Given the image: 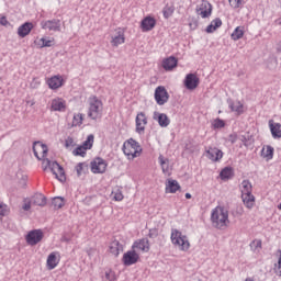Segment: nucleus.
<instances>
[{
    "instance_id": "obj_19",
    "label": "nucleus",
    "mask_w": 281,
    "mask_h": 281,
    "mask_svg": "<svg viewBox=\"0 0 281 281\" xmlns=\"http://www.w3.org/2000/svg\"><path fill=\"white\" fill-rule=\"evenodd\" d=\"M226 103H228V109L235 112L236 114L240 115L244 113V105L239 101H233V99H227Z\"/></svg>"
},
{
    "instance_id": "obj_29",
    "label": "nucleus",
    "mask_w": 281,
    "mask_h": 281,
    "mask_svg": "<svg viewBox=\"0 0 281 281\" xmlns=\"http://www.w3.org/2000/svg\"><path fill=\"white\" fill-rule=\"evenodd\" d=\"M124 42H125L124 32L119 31V34L112 37L111 44H112L114 47H117V46L124 44Z\"/></svg>"
},
{
    "instance_id": "obj_64",
    "label": "nucleus",
    "mask_w": 281,
    "mask_h": 281,
    "mask_svg": "<svg viewBox=\"0 0 281 281\" xmlns=\"http://www.w3.org/2000/svg\"><path fill=\"white\" fill-rule=\"evenodd\" d=\"M245 281H254L252 279H250V278H247V279H245Z\"/></svg>"
},
{
    "instance_id": "obj_23",
    "label": "nucleus",
    "mask_w": 281,
    "mask_h": 281,
    "mask_svg": "<svg viewBox=\"0 0 281 281\" xmlns=\"http://www.w3.org/2000/svg\"><path fill=\"white\" fill-rule=\"evenodd\" d=\"M260 156L266 159V161H270L271 159H273L274 156V148L271 146H265L262 147L261 151H260Z\"/></svg>"
},
{
    "instance_id": "obj_5",
    "label": "nucleus",
    "mask_w": 281,
    "mask_h": 281,
    "mask_svg": "<svg viewBox=\"0 0 281 281\" xmlns=\"http://www.w3.org/2000/svg\"><path fill=\"white\" fill-rule=\"evenodd\" d=\"M213 5L209 0H202V3H200V7L195 9V12H198V15H201L202 19H209L212 15Z\"/></svg>"
},
{
    "instance_id": "obj_28",
    "label": "nucleus",
    "mask_w": 281,
    "mask_h": 281,
    "mask_svg": "<svg viewBox=\"0 0 281 281\" xmlns=\"http://www.w3.org/2000/svg\"><path fill=\"white\" fill-rule=\"evenodd\" d=\"M240 192L241 195H246V194H252V186L250 183V181L248 180H243L240 183Z\"/></svg>"
},
{
    "instance_id": "obj_4",
    "label": "nucleus",
    "mask_w": 281,
    "mask_h": 281,
    "mask_svg": "<svg viewBox=\"0 0 281 281\" xmlns=\"http://www.w3.org/2000/svg\"><path fill=\"white\" fill-rule=\"evenodd\" d=\"M170 95L168 93V90H166L165 86H158L154 92V99L156 100V103L158 105H165Z\"/></svg>"
},
{
    "instance_id": "obj_3",
    "label": "nucleus",
    "mask_w": 281,
    "mask_h": 281,
    "mask_svg": "<svg viewBox=\"0 0 281 281\" xmlns=\"http://www.w3.org/2000/svg\"><path fill=\"white\" fill-rule=\"evenodd\" d=\"M171 244L182 251H188L190 248L188 237L178 229H171Z\"/></svg>"
},
{
    "instance_id": "obj_6",
    "label": "nucleus",
    "mask_w": 281,
    "mask_h": 281,
    "mask_svg": "<svg viewBox=\"0 0 281 281\" xmlns=\"http://www.w3.org/2000/svg\"><path fill=\"white\" fill-rule=\"evenodd\" d=\"M42 29L49 32H60L61 21L59 19H52L41 22Z\"/></svg>"
},
{
    "instance_id": "obj_58",
    "label": "nucleus",
    "mask_w": 281,
    "mask_h": 281,
    "mask_svg": "<svg viewBox=\"0 0 281 281\" xmlns=\"http://www.w3.org/2000/svg\"><path fill=\"white\" fill-rule=\"evenodd\" d=\"M23 210H24V211H30V210H31V203H30V202L25 203V204L23 205Z\"/></svg>"
},
{
    "instance_id": "obj_16",
    "label": "nucleus",
    "mask_w": 281,
    "mask_h": 281,
    "mask_svg": "<svg viewBox=\"0 0 281 281\" xmlns=\"http://www.w3.org/2000/svg\"><path fill=\"white\" fill-rule=\"evenodd\" d=\"M34 29V24L32 22H24L18 29V34L21 38L26 37L31 31Z\"/></svg>"
},
{
    "instance_id": "obj_63",
    "label": "nucleus",
    "mask_w": 281,
    "mask_h": 281,
    "mask_svg": "<svg viewBox=\"0 0 281 281\" xmlns=\"http://www.w3.org/2000/svg\"><path fill=\"white\" fill-rule=\"evenodd\" d=\"M184 198H187L188 200L192 199V195L190 193L184 194Z\"/></svg>"
},
{
    "instance_id": "obj_34",
    "label": "nucleus",
    "mask_w": 281,
    "mask_h": 281,
    "mask_svg": "<svg viewBox=\"0 0 281 281\" xmlns=\"http://www.w3.org/2000/svg\"><path fill=\"white\" fill-rule=\"evenodd\" d=\"M244 34V26H236L235 31H233V34H231V38L233 41H239L240 38H243Z\"/></svg>"
},
{
    "instance_id": "obj_27",
    "label": "nucleus",
    "mask_w": 281,
    "mask_h": 281,
    "mask_svg": "<svg viewBox=\"0 0 281 281\" xmlns=\"http://www.w3.org/2000/svg\"><path fill=\"white\" fill-rule=\"evenodd\" d=\"M243 203L247 209H252L255 204V196L252 193L241 195Z\"/></svg>"
},
{
    "instance_id": "obj_20",
    "label": "nucleus",
    "mask_w": 281,
    "mask_h": 281,
    "mask_svg": "<svg viewBox=\"0 0 281 281\" xmlns=\"http://www.w3.org/2000/svg\"><path fill=\"white\" fill-rule=\"evenodd\" d=\"M178 66V59L176 57H167L162 59V69L166 71H172Z\"/></svg>"
},
{
    "instance_id": "obj_18",
    "label": "nucleus",
    "mask_w": 281,
    "mask_h": 281,
    "mask_svg": "<svg viewBox=\"0 0 281 281\" xmlns=\"http://www.w3.org/2000/svg\"><path fill=\"white\" fill-rule=\"evenodd\" d=\"M224 156V153L218 148H209L206 150V158L211 159V161H220Z\"/></svg>"
},
{
    "instance_id": "obj_53",
    "label": "nucleus",
    "mask_w": 281,
    "mask_h": 281,
    "mask_svg": "<svg viewBox=\"0 0 281 281\" xmlns=\"http://www.w3.org/2000/svg\"><path fill=\"white\" fill-rule=\"evenodd\" d=\"M215 31H216V29L214 27V25H213L212 22H211V24H209V25L206 26V33L212 34V33H214Z\"/></svg>"
},
{
    "instance_id": "obj_55",
    "label": "nucleus",
    "mask_w": 281,
    "mask_h": 281,
    "mask_svg": "<svg viewBox=\"0 0 281 281\" xmlns=\"http://www.w3.org/2000/svg\"><path fill=\"white\" fill-rule=\"evenodd\" d=\"M0 24L2 26H7L9 24V21H8L7 16H4V15L0 16Z\"/></svg>"
},
{
    "instance_id": "obj_7",
    "label": "nucleus",
    "mask_w": 281,
    "mask_h": 281,
    "mask_svg": "<svg viewBox=\"0 0 281 281\" xmlns=\"http://www.w3.org/2000/svg\"><path fill=\"white\" fill-rule=\"evenodd\" d=\"M108 164L104 159L98 157L91 162V171L95 175H103L106 171Z\"/></svg>"
},
{
    "instance_id": "obj_25",
    "label": "nucleus",
    "mask_w": 281,
    "mask_h": 281,
    "mask_svg": "<svg viewBox=\"0 0 281 281\" xmlns=\"http://www.w3.org/2000/svg\"><path fill=\"white\" fill-rule=\"evenodd\" d=\"M133 249H139V250H143L145 252H148L149 249H150L149 240L147 238H143V239L136 241L133 245Z\"/></svg>"
},
{
    "instance_id": "obj_50",
    "label": "nucleus",
    "mask_w": 281,
    "mask_h": 281,
    "mask_svg": "<svg viewBox=\"0 0 281 281\" xmlns=\"http://www.w3.org/2000/svg\"><path fill=\"white\" fill-rule=\"evenodd\" d=\"M149 238H151V239H155V238H157V236H158V231L157 229H149Z\"/></svg>"
},
{
    "instance_id": "obj_59",
    "label": "nucleus",
    "mask_w": 281,
    "mask_h": 281,
    "mask_svg": "<svg viewBox=\"0 0 281 281\" xmlns=\"http://www.w3.org/2000/svg\"><path fill=\"white\" fill-rule=\"evenodd\" d=\"M189 26L191 27V29H196V26H198V23L196 22H191V23H189Z\"/></svg>"
},
{
    "instance_id": "obj_39",
    "label": "nucleus",
    "mask_w": 281,
    "mask_h": 281,
    "mask_svg": "<svg viewBox=\"0 0 281 281\" xmlns=\"http://www.w3.org/2000/svg\"><path fill=\"white\" fill-rule=\"evenodd\" d=\"M83 122V114H75L74 120H72V127H77L82 125Z\"/></svg>"
},
{
    "instance_id": "obj_40",
    "label": "nucleus",
    "mask_w": 281,
    "mask_h": 281,
    "mask_svg": "<svg viewBox=\"0 0 281 281\" xmlns=\"http://www.w3.org/2000/svg\"><path fill=\"white\" fill-rule=\"evenodd\" d=\"M93 143H94V136L93 135H89L87 140L83 143V148L86 150H90L93 146Z\"/></svg>"
},
{
    "instance_id": "obj_54",
    "label": "nucleus",
    "mask_w": 281,
    "mask_h": 281,
    "mask_svg": "<svg viewBox=\"0 0 281 281\" xmlns=\"http://www.w3.org/2000/svg\"><path fill=\"white\" fill-rule=\"evenodd\" d=\"M228 142H231V144H235L237 142V135L236 134H231L228 136Z\"/></svg>"
},
{
    "instance_id": "obj_33",
    "label": "nucleus",
    "mask_w": 281,
    "mask_h": 281,
    "mask_svg": "<svg viewBox=\"0 0 281 281\" xmlns=\"http://www.w3.org/2000/svg\"><path fill=\"white\" fill-rule=\"evenodd\" d=\"M110 251L113 254L115 257L120 255L121 251H123V245L120 244V241L114 240L111 246H110Z\"/></svg>"
},
{
    "instance_id": "obj_36",
    "label": "nucleus",
    "mask_w": 281,
    "mask_h": 281,
    "mask_svg": "<svg viewBox=\"0 0 281 281\" xmlns=\"http://www.w3.org/2000/svg\"><path fill=\"white\" fill-rule=\"evenodd\" d=\"M123 153L128 157V159H135L137 156V150L134 151L131 147H128L126 144L123 145Z\"/></svg>"
},
{
    "instance_id": "obj_10",
    "label": "nucleus",
    "mask_w": 281,
    "mask_h": 281,
    "mask_svg": "<svg viewBox=\"0 0 281 281\" xmlns=\"http://www.w3.org/2000/svg\"><path fill=\"white\" fill-rule=\"evenodd\" d=\"M33 151H34V156L38 160H42V158L46 157V155L48 153V148L46 145L42 144L41 142H35L33 144Z\"/></svg>"
},
{
    "instance_id": "obj_2",
    "label": "nucleus",
    "mask_w": 281,
    "mask_h": 281,
    "mask_svg": "<svg viewBox=\"0 0 281 281\" xmlns=\"http://www.w3.org/2000/svg\"><path fill=\"white\" fill-rule=\"evenodd\" d=\"M89 110H88V117L93 121H97L102 116L103 112V103L101 99H98L95 94H91L88 99Z\"/></svg>"
},
{
    "instance_id": "obj_30",
    "label": "nucleus",
    "mask_w": 281,
    "mask_h": 281,
    "mask_svg": "<svg viewBox=\"0 0 281 281\" xmlns=\"http://www.w3.org/2000/svg\"><path fill=\"white\" fill-rule=\"evenodd\" d=\"M176 11V8L172 3H167V5H165V8H162V16H165V19H170L173 13Z\"/></svg>"
},
{
    "instance_id": "obj_41",
    "label": "nucleus",
    "mask_w": 281,
    "mask_h": 281,
    "mask_svg": "<svg viewBox=\"0 0 281 281\" xmlns=\"http://www.w3.org/2000/svg\"><path fill=\"white\" fill-rule=\"evenodd\" d=\"M74 156H81L85 157L87 155V150L86 148L81 145L79 147H77L74 151H72Z\"/></svg>"
},
{
    "instance_id": "obj_38",
    "label": "nucleus",
    "mask_w": 281,
    "mask_h": 281,
    "mask_svg": "<svg viewBox=\"0 0 281 281\" xmlns=\"http://www.w3.org/2000/svg\"><path fill=\"white\" fill-rule=\"evenodd\" d=\"M52 204L56 210H59L65 205V199L61 196H56L53 199Z\"/></svg>"
},
{
    "instance_id": "obj_61",
    "label": "nucleus",
    "mask_w": 281,
    "mask_h": 281,
    "mask_svg": "<svg viewBox=\"0 0 281 281\" xmlns=\"http://www.w3.org/2000/svg\"><path fill=\"white\" fill-rule=\"evenodd\" d=\"M26 103L30 105V106H33L35 104V101H26Z\"/></svg>"
},
{
    "instance_id": "obj_8",
    "label": "nucleus",
    "mask_w": 281,
    "mask_h": 281,
    "mask_svg": "<svg viewBox=\"0 0 281 281\" xmlns=\"http://www.w3.org/2000/svg\"><path fill=\"white\" fill-rule=\"evenodd\" d=\"M43 237L44 234L41 229H34L26 235V243L31 246H35L43 239Z\"/></svg>"
},
{
    "instance_id": "obj_60",
    "label": "nucleus",
    "mask_w": 281,
    "mask_h": 281,
    "mask_svg": "<svg viewBox=\"0 0 281 281\" xmlns=\"http://www.w3.org/2000/svg\"><path fill=\"white\" fill-rule=\"evenodd\" d=\"M241 142L244 143V146H248L247 145V138L245 136L241 137Z\"/></svg>"
},
{
    "instance_id": "obj_42",
    "label": "nucleus",
    "mask_w": 281,
    "mask_h": 281,
    "mask_svg": "<svg viewBox=\"0 0 281 281\" xmlns=\"http://www.w3.org/2000/svg\"><path fill=\"white\" fill-rule=\"evenodd\" d=\"M224 127H225V121H223V119H215L213 121V128L220 130V128H224Z\"/></svg>"
},
{
    "instance_id": "obj_31",
    "label": "nucleus",
    "mask_w": 281,
    "mask_h": 281,
    "mask_svg": "<svg viewBox=\"0 0 281 281\" xmlns=\"http://www.w3.org/2000/svg\"><path fill=\"white\" fill-rule=\"evenodd\" d=\"M57 252H52L48 258H47V268L49 270H53L57 267L58 261H57Z\"/></svg>"
},
{
    "instance_id": "obj_21",
    "label": "nucleus",
    "mask_w": 281,
    "mask_h": 281,
    "mask_svg": "<svg viewBox=\"0 0 281 281\" xmlns=\"http://www.w3.org/2000/svg\"><path fill=\"white\" fill-rule=\"evenodd\" d=\"M47 85L52 90H57L63 87L64 79H61L59 76L50 77V79L47 81Z\"/></svg>"
},
{
    "instance_id": "obj_17",
    "label": "nucleus",
    "mask_w": 281,
    "mask_h": 281,
    "mask_svg": "<svg viewBox=\"0 0 281 281\" xmlns=\"http://www.w3.org/2000/svg\"><path fill=\"white\" fill-rule=\"evenodd\" d=\"M156 23H157V21L155 18L146 16L143 19V21L140 23V27H142L143 32H149L156 26Z\"/></svg>"
},
{
    "instance_id": "obj_37",
    "label": "nucleus",
    "mask_w": 281,
    "mask_h": 281,
    "mask_svg": "<svg viewBox=\"0 0 281 281\" xmlns=\"http://www.w3.org/2000/svg\"><path fill=\"white\" fill-rule=\"evenodd\" d=\"M33 203L38 206H45L46 205V198L43 194H36L33 198Z\"/></svg>"
},
{
    "instance_id": "obj_56",
    "label": "nucleus",
    "mask_w": 281,
    "mask_h": 281,
    "mask_svg": "<svg viewBox=\"0 0 281 281\" xmlns=\"http://www.w3.org/2000/svg\"><path fill=\"white\" fill-rule=\"evenodd\" d=\"M105 278L108 281H114V274L112 272H106Z\"/></svg>"
},
{
    "instance_id": "obj_1",
    "label": "nucleus",
    "mask_w": 281,
    "mask_h": 281,
    "mask_svg": "<svg viewBox=\"0 0 281 281\" xmlns=\"http://www.w3.org/2000/svg\"><path fill=\"white\" fill-rule=\"evenodd\" d=\"M228 217V211H226L224 207L218 206L213 210V213H211V223H213V227L217 229H223L227 226V223H229Z\"/></svg>"
},
{
    "instance_id": "obj_22",
    "label": "nucleus",
    "mask_w": 281,
    "mask_h": 281,
    "mask_svg": "<svg viewBox=\"0 0 281 281\" xmlns=\"http://www.w3.org/2000/svg\"><path fill=\"white\" fill-rule=\"evenodd\" d=\"M50 109L52 111L64 112L66 109V102L64 99H53Z\"/></svg>"
},
{
    "instance_id": "obj_44",
    "label": "nucleus",
    "mask_w": 281,
    "mask_h": 281,
    "mask_svg": "<svg viewBox=\"0 0 281 281\" xmlns=\"http://www.w3.org/2000/svg\"><path fill=\"white\" fill-rule=\"evenodd\" d=\"M244 0H228V4H231V8L233 9H239L243 4Z\"/></svg>"
},
{
    "instance_id": "obj_15",
    "label": "nucleus",
    "mask_w": 281,
    "mask_h": 281,
    "mask_svg": "<svg viewBox=\"0 0 281 281\" xmlns=\"http://www.w3.org/2000/svg\"><path fill=\"white\" fill-rule=\"evenodd\" d=\"M154 121L158 122V125L166 128L170 125V119L161 112H154Z\"/></svg>"
},
{
    "instance_id": "obj_9",
    "label": "nucleus",
    "mask_w": 281,
    "mask_h": 281,
    "mask_svg": "<svg viewBox=\"0 0 281 281\" xmlns=\"http://www.w3.org/2000/svg\"><path fill=\"white\" fill-rule=\"evenodd\" d=\"M200 85V79L196 77V75H193V72H189L187 77H184V88L187 90H195Z\"/></svg>"
},
{
    "instance_id": "obj_47",
    "label": "nucleus",
    "mask_w": 281,
    "mask_h": 281,
    "mask_svg": "<svg viewBox=\"0 0 281 281\" xmlns=\"http://www.w3.org/2000/svg\"><path fill=\"white\" fill-rule=\"evenodd\" d=\"M9 211H8V206L0 203V216L3 217L5 215H8Z\"/></svg>"
},
{
    "instance_id": "obj_24",
    "label": "nucleus",
    "mask_w": 281,
    "mask_h": 281,
    "mask_svg": "<svg viewBox=\"0 0 281 281\" xmlns=\"http://www.w3.org/2000/svg\"><path fill=\"white\" fill-rule=\"evenodd\" d=\"M181 189L180 184L176 180H167V184L165 187V192L167 193H176Z\"/></svg>"
},
{
    "instance_id": "obj_32",
    "label": "nucleus",
    "mask_w": 281,
    "mask_h": 281,
    "mask_svg": "<svg viewBox=\"0 0 281 281\" xmlns=\"http://www.w3.org/2000/svg\"><path fill=\"white\" fill-rule=\"evenodd\" d=\"M126 146L131 147L133 149V151H136L137 150V156L140 155V153L143 151L139 143H137L136 140H134L133 138L126 140L124 143Z\"/></svg>"
},
{
    "instance_id": "obj_52",
    "label": "nucleus",
    "mask_w": 281,
    "mask_h": 281,
    "mask_svg": "<svg viewBox=\"0 0 281 281\" xmlns=\"http://www.w3.org/2000/svg\"><path fill=\"white\" fill-rule=\"evenodd\" d=\"M50 165H52V161H50L49 159H45V160L43 161V169H44L45 171L47 170V168L50 169Z\"/></svg>"
},
{
    "instance_id": "obj_35",
    "label": "nucleus",
    "mask_w": 281,
    "mask_h": 281,
    "mask_svg": "<svg viewBox=\"0 0 281 281\" xmlns=\"http://www.w3.org/2000/svg\"><path fill=\"white\" fill-rule=\"evenodd\" d=\"M158 162H160V168H162V173L169 171V159L165 158L162 155L158 156Z\"/></svg>"
},
{
    "instance_id": "obj_43",
    "label": "nucleus",
    "mask_w": 281,
    "mask_h": 281,
    "mask_svg": "<svg viewBox=\"0 0 281 281\" xmlns=\"http://www.w3.org/2000/svg\"><path fill=\"white\" fill-rule=\"evenodd\" d=\"M85 168H88V165L86 162H80V164L77 165L76 171H77L78 177H81L82 171L85 170Z\"/></svg>"
},
{
    "instance_id": "obj_26",
    "label": "nucleus",
    "mask_w": 281,
    "mask_h": 281,
    "mask_svg": "<svg viewBox=\"0 0 281 281\" xmlns=\"http://www.w3.org/2000/svg\"><path fill=\"white\" fill-rule=\"evenodd\" d=\"M235 176L234 172V168L232 167H226L224 169H222V171L220 172V179H222V181H227L233 179Z\"/></svg>"
},
{
    "instance_id": "obj_13",
    "label": "nucleus",
    "mask_w": 281,
    "mask_h": 281,
    "mask_svg": "<svg viewBox=\"0 0 281 281\" xmlns=\"http://www.w3.org/2000/svg\"><path fill=\"white\" fill-rule=\"evenodd\" d=\"M268 126L273 139L281 138V123H274L273 119L268 121Z\"/></svg>"
},
{
    "instance_id": "obj_11",
    "label": "nucleus",
    "mask_w": 281,
    "mask_h": 281,
    "mask_svg": "<svg viewBox=\"0 0 281 281\" xmlns=\"http://www.w3.org/2000/svg\"><path fill=\"white\" fill-rule=\"evenodd\" d=\"M139 260V255L135 250H130L123 256V263L126 267L133 266L137 263Z\"/></svg>"
},
{
    "instance_id": "obj_12",
    "label": "nucleus",
    "mask_w": 281,
    "mask_h": 281,
    "mask_svg": "<svg viewBox=\"0 0 281 281\" xmlns=\"http://www.w3.org/2000/svg\"><path fill=\"white\" fill-rule=\"evenodd\" d=\"M49 169L59 181H61V182L66 181L65 170L57 161H54V162L50 161Z\"/></svg>"
},
{
    "instance_id": "obj_49",
    "label": "nucleus",
    "mask_w": 281,
    "mask_h": 281,
    "mask_svg": "<svg viewBox=\"0 0 281 281\" xmlns=\"http://www.w3.org/2000/svg\"><path fill=\"white\" fill-rule=\"evenodd\" d=\"M124 199L122 192L120 190H117L116 192H114V200L115 201H122Z\"/></svg>"
},
{
    "instance_id": "obj_46",
    "label": "nucleus",
    "mask_w": 281,
    "mask_h": 281,
    "mask_svg": "<svg viewBox=\"0 0 281 281\" xmlns=\"http://www.w3.org/2000/svg\"><path fill=\"white\" fill-rule=\"evenodd\" d=\"M211 23L213 24V26L215 27V30L220 29L223 24V21L221 18H215L213 19V21H211Z\"/></svg>"
},
{
    "instance_id": "obj_62",
    "label": "nucleus",
    "mask_w": 281,
    "mask_h": 281,
    "mask_svg": "<svg viewBox=\"0 0 281 281\" xmlns=\"http://www.w3.org/2000/svg\"><path fill=\"white\" fill-rule=\"evenodd\" d=\"M276 24L281 25V18H278V19L276 20Z\"/></svg>"
},
{
    "instance_id": "obj_45",
    "label": "nucleus",
    "mask_w": 281,
    "mask_h": 281,
    "mask_svg": "<svg viewBox=\"0 0 281 281\" xmlns=\"http://www.w3.org/2000/svg\"><path fill=\"white\" fill-rule=\"evenodd\" d=\"M41 42H42L41 48L53 46V41L52 40H47L45 37H42Z\"/></svg>"
},
{
    "instance_id": "obj_14",
    "label": "nucleus",
    "mask_w": 281,
    "mask_h": 281,
    "mask_svg": "<svg viewBox=\"0 0 281 281\" xmlns=\"http://www.w3.org/2000/svg\"><path fill=\"white\" fill-rule=\"evenodd\" d=\"M148 124L145 112H139L136 117V132L142 134L145 131V126Z\"/></svg>"
},
{
    "instance_id": "obj_51",
    "label": "nucleus",
    "mask_w": 281,
    "mask_h": 281,
    "mask_svg": "<svg viewBox=\"0 0 281 281\" xmlns=\"http://www.w3.org/2000/svg\"><path fill=\"white\" fill-rule=\"evenodd\" d=\"M65 146H66V148L74 147L75 146L74 139L71 137H68L66 139V145Z\"/></svg>"
},
{
    "instance_id": "obj_57",
    "label": "nucleus",
    "mask_w": 281,
    "mask_h": 281,
    "mask_svg": "<svg viewBox=\"0 0 281 281\" xmlns=\"http://www.w3.org/2000/svg\"><path fill=\"white\" fill-rule=\"evenodd\" d=\"M280 254V257L278 259V270H279V277H281V250H278Z\"/></svg>"
},
{
    "instance_id": "obj_48",
    "label": "nucleus",
    "mask_w": 281,
    "mask_h": 281,
    "mask_svg": "<svg viewBox=\"0 0 281 281\" xmlns=\"http://www.w3.org/2000/svg\"><path fill=\"white\" fill-rule=\"evenodd\" d=\"M261 240H254L252 243H250V248L252 249H258V248H261Z\"/></svg>"
}]
</instances>
